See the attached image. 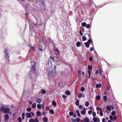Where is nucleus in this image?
<instances>
[{
    "mask_svg": "<svg viewBox=\"0 0 122 122\" xmlns=\"http://www.w3.org/2000/svg\"><path fill=\"white\" fill-rule=\"evenodd\" d=\"M10 109L8 107H6V108H5L4 107H2L0 108V112L2 111L3 112H4V113L10 114Z\"/></svg>",
    "mask_w": 122,
    "mask_h": 122,
    "instance_id": "1",
    "label": "nucleus"
},
{
    "mask_svg": "<svg viewBox=\"0 0 122 122\" xmlns=\"http://www.w3.org/2000/svg\"><path fill=\"white\" fill-rule=\"evenodd\" d=\"M4 52L5 54V58L6 60L7 61L9 62L10 61L9 59L10 56L9 55H8L9 53L8 52L7 48H6L4 49Z\"/></svg>",
    "mask_w": 122,
    "mask_h": 122,
    "instance_id": "2",
    "label": "nucleus"
},
{
    "mask_svg": "<svg viewBox=\"0 0 122 122\" xmlns=\"http://www.w3.org/2000/svg\"><path fill=\"white\" fill-rule=\"evenodd\" d=\"M56 68V66L55 65L54 66V71L53 72V70H52L50 72V74H51V75L53 76H55L56 74V71L55 70Z\"/></svg>",
    "mask_w": 122,
    "mask_h": 122,
    "instance_id": "3",
    "label": "nucleus"
},
{
    "mask_svg": "<svg viewBox=\"0 0 122 122\" xmlns=\"http://www.w3.org/2000/svg\"><path fill=\"white\" fill-rule=\"evenodd\" d=\"M86 34H88V38L89 39L88 41L87 42H88V43L90 44V43H92V40L91 38V36L90 34H88L87 33H86Z\"/></svg>",
    "mask_w": 122,
    "mask_h": 122,
    "instance_id": "4",
    "label": "nucleus"
},
{
    "mask_svg": "<svg viewBox=\"0 0 122 122\" xmlns=\"http://www.w3.org/2000/svg\"><path fill=\"white\" fill-rule=\"evenodd\" d=\"M113 107L112 105L111 106H108L107 107L106 109L108 111H110L111 109H113Z\"/></svg>",
    "mask_w": 122,
    "mask_h": 122,
    "instance_id": "5",
    "label": "nucleus"
},
{
    "mask_svg": "<svg viewBox=\"0 0 122 122\" xmlns=\"http://www.w3.org/2000/svg\"><path fill=\"white\" fill-rule=\"evenodd\" d=\"M31 67V70L33 71L34 73H35L36 70V66L35 65H32Z\"/></svg>",
    "mask_w": 122,
    "mask_h": 122,
    "instance_id": "6",
    "label": "nucleus"
},
{
    "mask_svg": "<svg viewBox=\"0 0 122 122\" xmlns=\"http://www.w3.org/2000/svg\"><path fill=\"white\" fill-rule=\"evenodd\" d=\"M25 116L27 118H31L32 116L30 115V113L29 112H27L25 114Z\"/></svg>",
    "mask_w": 122,
    "mask_h": 122,
    "instance_id": "7",
    "label": "nucleus"
},
{
    "mask_svg": "<svg viewBox=\"0 0 122 122\" xmlns=\"http://www.w3.org/2000/svg\"><path fill=\"white\" fill-rule=\"evenodd\" d=\"M4 117L5 121L7 120L9 118V115L7 114L5 115H4Z\"/></svg>",
    "mask_w": 122,
    "mask_h": 122,
    "instance_id": "8",
    "label": "nucleus"
},
{
    "mask_svg": "<svg viewBox=\"0 0 122 122\" xmlns=\"http://www.w3.org/2000/svg\"><path fill=\"white\" fill-rule=\"evenodd\" d=\"M86 112V110L85 108H83L81 112V113L82 115L85 114Z\"/></svg>",
    "mask_w": 122,
    "mask_h": 122,
    "instance_id": "9",
    "label": "nucleus"
},
{
    "mask_svg": "<svg viewBox=\"0 0 122 122\" xmlns=\"http://www.w3.org/2000/svg\"><path fill=\"white\" fill-rule=\"evenodd\" d=\"M43 122H47L48 121V119L46 117H44L43 118Z\"/></svg>",
    "mask_w": 122,
    "mask_h": 122,
    "instance_id": "10",
    "label": "nucleus"
},
{
    "mask_svg": "<svg viewBox=\"0 0 122 122\" xmlns=\"http://www.w3.org/2000/svg\"><path fill=\"white\" fill-rule=\"evenodd\" d=\"M50 59H49L48 61V62H50L51 63H52V60H51V59H52L53 61L54 60V57H52V56H50Z\"/></svg>",
    "mask_w": 122,
    "mask_h": 122,
    "instance_id": "11",
    "label": "nucleus"
},
{
    "mask_svg": "<svg viewBox=\"0 0 122 122\" xmlns=\"http://www.w3.org/2000/svg\"><path fill=\"white\" fill-rule=\"evenodd\" d=\"M84 44L87 48H88L89 47L90 44L88 42H85L84 43Z\"/></svg>",
    "mask_w": 122,
    "mask_h": 122,
    "instance_id": "12",
    "label": "nucleus"
},
{
    "mask_svg": "<svg viewBox=\"0 0 122 122\" xmlns=\"http://www.w3.org/2000/svg\"><path fill=\"white\" fill-rule=\"evenodd\" d=\"M41 99L40 98H38L36 100V102L39 103H40L41 102Z\"/></svg>",
    "mask_w": 122,
    "mask_h": 122,
    "instance_id": "13",
    "label": "nucleus"
},
{
    "mask_svg": "<svg viewBox=\"0 0 122 122\" xmlns=\"http://www.w3.org/2000/svg\"><path fill=\"white\" fill-rule=\"evenodd\" d=\"M49 112L50 114H53L54 113V112L52 109H50L49 111Z\"/></svg>",
    "mask_w": 122,
    "mask_h": 122,
    "instance_id": "14",
    "label": "nucleus"
},
{
    "mask_svg": "<svg viewBox=\"0 0 122 122\" xmlns=\"http://www.w3.org/2000/svg\"><path fill=\"white\" fill-rule=\"evenodd\" d=\"M76 112L77 113V116L79 117H81V114L79 113V111L78 110H76Z\"/></svg>",
    "mask_w": 122,
    "mask_h": 122,
    "instance_id": "15",
    "label": "nucleus"
},
{
    "mask_svg": "<svg viewBox=\"0 0 122 122\" xmlns=\"http://www.w3.org/2000/svg\"><path fill=\"white\" fill-rule=\"evenodd\" d=\"M52 104L54 106H55L56 105V102L53 100L52 102Z\"/></svg>",
    "mask_w": 122,
    "mask_h": 122,
    "instance_id": "16",
    "label": "nucleus"
},
{
    "mask_svg": "<svg viewBox=\"0 0 122 122\" xmlns=\"http://www.w3.org/2000/svg\"><path fill=\"white\" fill-rule=\"evenodd\" d=\"M101 98V97L100 96L98 95L96 97V99L97 100L99 101Z\"/></svg>",
    "mask_w": 122,
    "mask_h": 122,
    "instance_id": "17",
    "label": "nucleus"
},
{
    "mask_svg": "<svg viewBox=\"0 0 122 122\" xmlns=\"http://www.w3.org/2000/svg\"><path fill=\"white\" fill-rule=\"evenodd\" d=\"M31 108L30 107H27L26 109V111L28 112H30L31 111Z\"/></svg>",
    "mask_w": 122,
    "mask_h": 122,
    "instance_id": "18",
    "label": "nucleus"
},
{
    "mask_svg": "<svg viewBox=\"0 0 122 122\" xmlns=\"http://www.w3.org/2000/svg\"><path fill=\"white\" fill-rule=\"evenodd\" d=\"M81 44L80 42L78 41L76 42V45L77 47H80L81 46Z\"/></svg>",
    "mask_w": 122,
    "mask_h": 122,
    "instance_id": "19",
    "label": "nucleus"
},
{
    "mask_svg": "<svg viewBox=\"0 0 122 122\" xmlns=\"http://www.w3.org/2000/svg\"><path fill=\"white\" fill-rule=\"evenodd\" d=\"M65 93L68 95H69L71 94L70 91H66L65 92Z\"/></svg>",
    "mask_w": 122,
    "mask_h": 122,
    "instance_id": "20",
    "label": "nucleus"
},
{
    "mask_svg": "<svg viewBox=\"0 0 122 122\" xmlns=\"http://www.w3.org/2000/svg\"><path fill=\"white\" fill-rule=\"evenodd\" d=\"M85 122H89V119L88 118H85L84 119Z\"/></svg>",
    "mask_w": 122,
    "mask_h": 122,
    "instance_id": "21",
    "label": "nucleus"
},
{
    "mask_svg": "<svg viewBox=\"0 0 122 122\" xmlns=\"http://www.w3.org/2000/svg\"><path fill=\"white\" fill-rule=\"evenodd\" d=\"M101 85L100 83V84H97L96 85V87L97 88H100L101 87Z\"/></svg>",
    "mask_w": 122,
    "mask_h": 122,
    "instance_id": "22",
    "label": "nucleus"
},
{
    "mask_svg": "<svg viewBox=\"0 0 122 122\" xmlns=\"http://www.w3.org/2000/svg\"><path fill=\"white\" fill-rule=\"evenodd\" d=\"M39 50L42 51V46L41 45H39Z\"/></svg>",
    "mask_w": 122,
    "mask_h": 122,
    "instance_id": "23",
    "label": "nucleus"
},
{
    "mask_svg": "<svg viewBox=\"0 0 122 122\" xmlns=\"http://www.w3.org/2000/svg\"><path fill=\"white\" fill-rule=\"evenodd\" d=\"M99 73L100 75H102V69H99Z\"/></svg>",
    "mask_w": 122,
    "mask_h": 122,
    "instance_id": "24",
    "label": "nucleus"
},
{
    "mask_svg": "<svg viewBox=\"0 0 122 122\" xmlns=\"http://www.w3.org/2000/svg\"><path fill=\"white\" fill-rule=\"evenodd\" d=\"M93 120L94 122H97V118L96 117H94L93 118Z\"/></svg>",
    "mask_w": 122,
    "mask_h": 122,
    "instance_id": "25",
    "label": "nucleus"
},
{
    "mask_svg": "<svg viewBox=\"0 0 122 122\" xmlns=\"http://www.w3.org/2000/svg\"><path fill=\"white\" fill-rule=\"evenodd\" d=\"M88 68L90 70H91L92 69V66H88Z\"/></svg>",
    "mask_w": 122,
    "mask_h": 122,
    "instance_id": "26",
    "label": "nucleus"
},
{
    "mask_svg": "<svg viewBox=\"0 0 122 122\" xmlns=\"http://www.w3.org/2000/svg\"><path fill=\"white\" fill-rule=\"evenodd\" d=\"M86 23L85 22H83L81 23V25L82 26L84 27L86 26Z\"/></svg>",
    "mask_w": 122,
    "mask_h": 122,
    "instance_id": "27",
    "label": "nucleus"
},
{
    "mask_svg": "<svg viewBox=\"0 0 122 122\" xmlns=\"http://www.w3.org/2000/svg\"><path fill=\"white\" fill-rule=\"evenodd\" d=\"M36 107V104L35 103H33L32 105V107L33 108H35Z\"/></svg>",
    "mask_w": 122,
    "mask_h": 122,
    "instance_id": "28",
    "label": "nucleus"
},
{
    "mask_svg": "<svg viewBox=\"0 0 122 122\" xmlns=\"http://www.w3.org/2000/svg\"><path fill=\"white\" fill-rule=\"evenodd\" d=\"M76 106L79 105V101L78 100H77L76 102Z\"/></svg>",
    "mask_w": 122,
    "mask_h": 122,
    "instance_id": "29",
    "label": "nucleus"
},
{
    "mask_svg": "<svg viewBox=\"0 0 122 122\" xmlns=\"http://www.w3.org/2000/svg\"><path fill=\"white\" fill-rule=\"evenodd\" d=\"M36 114L37 116L38 117H39L40 116L41 114L40 112L38 111H37L36 112Z\"/></svg>",
    "mask_w": 122,
    "mask_h": 122,
    "instance_id": "30",
    "label": "nucleus"
},
{
    "mask_svg": "<svg viewBox=\"0 0 122 122\" xmlns=\"http://www.w3.org/2000/svg\"><path fill=\"white\" fill-rule=\"evenodd\" d=\"M82 97V94L81 93H80L79 94L78 96V97L79 98H80Z\"/></svg>",
    "mask_w": 122,
    "mask_h": 122,
    "instance_id": "31",
    "label": "nucleus"
},
{
    "mask_svg": "<svg viewBox=\"0 0 122 122\" xmlns=\"http://www.w3.org/2000/svg\"><path fill=\"white\" fill-rule=\"evenodd\" d=\"M96 109L97 111H99L100 110V111L101 110H102V108L99 107H96Z\"/></svg>",
    "mask_w": 122,
    "mask_h": 122,
    "instance_id": "32",
    "label": "nucleus"
},
{
    "mask_svg": "<svg viewBox=\"0 0 122 122\" xmlns=\"http://www.w3.org/2000/svg\"><path fill=\"white\" fill-rule=\"evenodd\" d=\"M35 121V120L33 118H31L29 120V122H34Z\"/></svg>",
    "mask_w": 122,
    "mask_h": 122,
    "instance_id": "33",
    "label": "nucleus"
},
{
    "mask_svg": "<svg viewBox=\"0 0 122 122\" xmlns=\"http://www.w3.org/2000/svg\"><path fill=\"white\" fill-rule=\"evenodd\" d=\"M37 108L38 109H41V105L39 104H38L37 105Z\"/></svg>",
    "mask_w": 122,
    "mask_h": 122,
    "instance_id": "34",
    "label": "nucleus"
},
{
    "mask_svg": "<svg viewBox=\"0 0 122 122\" xmlns=\"http://www.w3.org/2000/svg\"><path fill=\"white\" fill-rule=\"evenodd\" d=\"M22 119H24L25 118V114L24 113H23L22 114Z\"/></svg>",
    "mask_w": 122,
    "mask_h": 122,
    "instance_id": "35",
    "label": "nucleus"
},
{
    "mask_svg": "<svg viewBox=\"0 0 122 122\" xmlns=\"http://www.w3.org/2000/svg\"><path fill=\"white\" fill-rule=\"evenodd\" d=\"M109 119L110 120L112 121H113V117L111 115L110 116Z\"/></svg>",
    "mask_w": 122,
    "mask_h": 122,
    "instance_id": "36",
    "label": "nucleus"
},
{
    "mask_svg": "<svg viewBox=\"0 0 122 122\" xmlns=\"http://www.w3.org/2000/svg\"><path fill=\"white\" fill-rule=\"evenodd\" d=\"M18 120L19 122H21L22 121L21 118L20 117H19L18 118Z\"/></svg>",
    "mask_w": 122,
    "mask_h": 122,
    "instance_id": "37",
    "label": "nucleus"
},
{
    "mask_svg": "<svg viewBox=\"0 0 122 122\" xmlns=\"http://www.w3.org/2000/svg\"><path fill=\"white\" fill-rule=\"evenodd\" d=\"M82 40L83 41H85L86 40L87 38L85 36H82Z\"/></svg>",
    "mask_w": 122,
    "mask_h": 122,
    "instance_id": "38",
    "label": "nucleus"
},
{
    "mask_svg": "<svg viewBox=\"0 0 122 122\" xmlns=\"http://www.w3.org/2000/svg\"><path fill=\"white\" fill-rule=\"evenodd\" d=\"M41 91H42L41 92L42 94H45L46 93V91L44 90H42Z\"/></svg>",
    "mask_w": 122,
    "mask_h": 122,
    "instance_id": "39",
    "label": "nucleus"
},
{
    "mask_svg": "<svg viewBox=\"0 0 122 122\" xmlns=\"http://www.w3.org/2000/svg\"><path fill=\"white\" fill-rule=\"evenodd\" d=\"M92 114L94 117H95L96 115V113L95 112H92Z\"/></svg>",
    "mask_w": 122,
    "mask_h": 122,
    "instance_id": "40",
    "label": "nucleus"
},
{
    "mask_svg": "<svg viewBox=\"0 0 122 122\" xmlns=\"http://www.w3.org/2000/svg\"><path fill=\"white\" fill-rule=\"evenodd\" d=\"M103 115V113L102 111V110H101L100 111V116H102Z\"/></svg>",
    "mask_w": 122,
    "mask_h": 122,
    "instance_id": "41",
    "label": "nucleus"
},
{
    "mask_svg": "<svg viewBox=\"0 0 122 122\" xmlns=\"http://www.w3.org/2000/svg\"><path fill=\"white\" fill-rule=\"evenodd\" d=\"M88 75H89L88 78H89L90 77L91 72L90 71H88Z\"/></svg>",
    "mask_w": 122,
    "mask_h": 122,
    "instance_id": "42",
    "label": "nucleus"
},
{
    "mask_svg": "<svg viewBox=\"0 0 122 122\" xmlns=\"http://www.w3.org/2000/svg\"><path fill=\"white\" fill-rule=\"evenodd\" d=\"M111 114L112 116L115 115L116 114V112L115 111H113L111 112Z\"/></svg>",
    "mask_w": 122,
    "mask_h": 122,
    "instance_id": "43",
    "label": "nucleus"
},
{
    "mask_svg": "<svg viewBox=\"0 0 122 122\" xmlns=\"http://www.w3.org/2000/svg\"><path fill=\"white\" fill-rule=\"evenodd\" d=\"M85 89L83 87H82L81 88V91L82 92L84 91L85 90Z\"/></svg>",
    "mask_w": 122,
    "mask_h": 122,
    "instance_id": "44",
    "label": "nucleus"
},
{
    "mask_svg": "<svg viewBox=\"0 0 122 122\" xmlns=\"http://www.w3.org/2000/svg\"><path fill=\"white\" fill-rule=\"evenodd\" d=\"M86 28L88 29L90 28V25L89 24H87V25L86 24Z\"/></svg>",
    "mask_w": 122,
    "mask_h": 122,
    "instance_id": "45",
    "label": "nucleus"
},
{
    "mask_svg": "<svg viewBox=\"0 0 122 122\" xmlns=\"http://www.w3.org/2000/svg\"><path fill=\"white\" fill-rule=\"evenodd\" d=\"M107 97L106 96H104L103 97V100L104 101H106L107 100Z\"/></svg>",
    "mask_w": 122,
    "mask_h": 122,
    "instance_id": "46",
    "label": "nucleus"
},
{
    "mask_svg": "<svg viewBox=\"0 0 122 122\" xmlns=\"http://www.w3.org/2000/svg\"><path fill=\"white\" fill-rule=\"evenodd\" d=\"M89 105V103L88 102H86L85 104V105L86 107H88Z\"/></svg>",
    "mask_w": 122,
    "mask_h": 122,
    "instance_id": "47",
    "label": "nucleus"
},
{
    "mask_svg": "<svg viewBox=\"0 0 122 122\" xmlns=\"http://www.w3.org/2000/svg\"><path fill=\"white\" fill-rule=\"evenodd\" d=\"M69 114L70 116H72L73 114V112L71 111L70 112H69Z\"/></svg>",
    "mask_w": 122,
    "mask_h": 122,
    "instance_id": "48",
    "label": "nucleus"
},
{
    "mask_svg": "<svg viewBox=\"0 0 122 122\" xmlns=\"http://www.w3.org/2000/svg\"><path fill=\"white\" fill-rule=\"evenodd\" d=\"M89 59L90 61H92V56L90 57L89 58Z\"/></svg>",
    "mask_w": 122,
    "mask_h": 122,
    "instance_id": "49",
    "label": "nucleus"
},
{
    "mask_svg": "<svg viewBox=\"0 0 122 122\" xmlns=\"http://www.w3.org/2000/svg\"><path fill=\"white\" fill-rule=\"evenodd\" d=\"M80 119L79 118H77L76 119V121L78 122L80 121Z\"/></svg>",
    "mask_w": 122,
    "mask_h": 122,
    "instance_id": "50",
    "label": "nucleus"
},
{
    "mask_svg": "<svg viewBox=\"0 0 122 122\" xmlns=\"http://www.w3.org/2000/svg\"><path fill=\"white\" fill-rule=\"evenodd\" d=\"M62 97L64 99H66L67 98L66 96L65 95H62Z\"/></svg>",
    "mask_w": 122,
    "mask_h": 122,
    "instance_id": "51",
    "label": "nucleus"
},
{
    "mask_svg": "<svg viewBox=\"0 0 122 122\" xmlns=\"http://www.w3.org/2000/svg\"><path fill=\"white\" fill-rule=\"evenodd\" d=\"M92 112V111L91 110H89L88 112V114H91Z\"/></svg>",
    "mask_w": 122,
    "mask_h": 122,
    "instance_id": "52",
    "label": "nucleus"
},
{
    "mask_svg": "<svg viewBox=\"0 0 122 122\" xmlns=\"http://www.w3.org/2000/svg\"><path fill=\"white\" fill-rule=\"evenodd\" d=\"M99 73V71L97 70H96V72H95V73L96 74H98Z\"/></svg>",
    "mask_w": 122,
    "mask_h": 122,
    "instance_id": "53",
    "label": "nucleus"
},
{
    "mask_svg": "<svg viewBox=\"0 0 122 122\" xmlns=\"http://www.w3.org/2000/svg\"><path fill=\"white\" fill-rule=\"evenodd\" d=\"M55 50H56V51H57L58 52V53H60L59 51L58 50V49L57 48H56L55 49Z\"/></svg>",
    "mask_w": 122,
    "mask_h": 122,
    "instance_id": "54",
    "label": "nucleus"
},
{
    "mask_svg": "<svg viewBox=\"0 0 122 122\" xmlns=\"http://www.w3.org/2000/svg\"><path fill=\"white\" fill-rule=\"evenodd\" d=\"M35 122H38L39 120L37 118H35Z\"/></svg>",
    "mask_w": 122,
    "mask_h": 122,
    "instance_id": "55",
    "label": "nucleus"
},
{
    "mask_svg": "<svg viewBox=\"0 0 122 122\" xmlns=\"http://www.w3.org/2000/svg\"><path fill=\"white\" fill-rule=\"evenodd\" d=\"M82 107H83L81 105H80L79 106V108L80 109H82Z\"/></svg>",
    "mask_w": 122,
    "mask_h": 122,
    "instance_id": "56",
    "label": "nucleus"
},
{
    "mask_svg": "<svg viewBox=\"0 0 122 122\" xmlns=\"http://www.w3.org/2000/svg\"><path fill=\"white\" fill-rule=\"evenodd\" d=\"M46 109L48 111L49 110V108L48 106H47L46 107Z\"/></svg>",
    "mask_w": 122,
    "mask_h": 122,
    "instance_id": "57",
    "label": "nucleus"
},
{
    "mask_svg": "<svg viewBox=\"0 0 122 122\" xmlns=\"http://www.w3.org/2000/svg\"><path fill=\"white\" fill-rule=\"evenodd\" d=\"M79 33L81 35V36H82L83 35V34L82 33L81 31V30H80L79 31Z\"/></svg>",
    "mask_w": 122,
    "mask_h": 122,
    "instance_id": "58",
    "label": "nucleus"
},
{
    "mask_svg": "<svg viewBox=\"0 0 122 122\" xmlns=\"http://www.w3.org/2000/svg\"><path fill=\"white\" fill-rule=\"evenodd\" d=\"M113 118L115 120V121L116 120L117 117L116 116H113Z\"/></svg>",
    "mask_w": 122,
    "mask_h": 122,
    "instance_id": "59",
    "label": "nucleus"
},
{
    "mask_svg": "<svg viewBox=\"0 0 122 122\" xmlns=\"http://www.w3.org/2000/svg\"><path fill=\"white\" fill-rule=\"evenodd\" d=\"M71 121L72 122H76V120L73 119H72L71 120Z\"/></svg>",
    "mask_w": 122,
    "mask_h": 122,
    "instance_id": "60",
    "label": "nucleus"
},
{
    "mask_svg": "<svg viewBox=\"0 0 122 122\" xmlns=\"http://www.w3.org/2000/svg\"><path fill=\"white\" fill-rule=\"evenodd\" d=\"M102 76L105 79H106V77L104 74H103L102 75Z\"/></svg>",
    "mask_w": 122,
    "mask_h": 122,
    "instance_id": "61",
    "label": "nucleus"
},
{
    "mask_svg": "<svg viewBox=\"0 0 122 122\" xmlns=\"http://www.w3.org/2000/svg\"><path fill=\"white\" fill-rule=\"evenodd\" d=\"M93 50V47H91L90 48V50L91 51H92Z\"/></svg>",
    "mask_w": 122,
    "mask_h": 122,
    "instance_id": "62",
    "label": "nucleus"
},
{
    "mask_svg": "<svg viewBox=\"0 0 122 122\" xmlns=\"http://www.w3.org/2000/svg\"><path fill=\"white\" fill-rule=\"evenodd\" d=\"M33 62L34 64V65H35V66H36V61H33Z\"/></svg>",
    "mask_w": 122,
    "mask_h": 122,
    "instance_id": "63",
    "label": "nucleus"
},
{
    "mask_svg": "<svg viewBox=\"0 0 122 122\" xmlns=\"http://www.w3.org/2000/svg\"><path fill=\"white\" fill-rule=\"evenodd\" d=\"M105 119L103 118L102 119V122H105Z\"/></svg>",
    "mask_w": 122,
    "mask_h": 122,
    "instance_id": "64",
    "label": "nucleus"
}]
</instances>
